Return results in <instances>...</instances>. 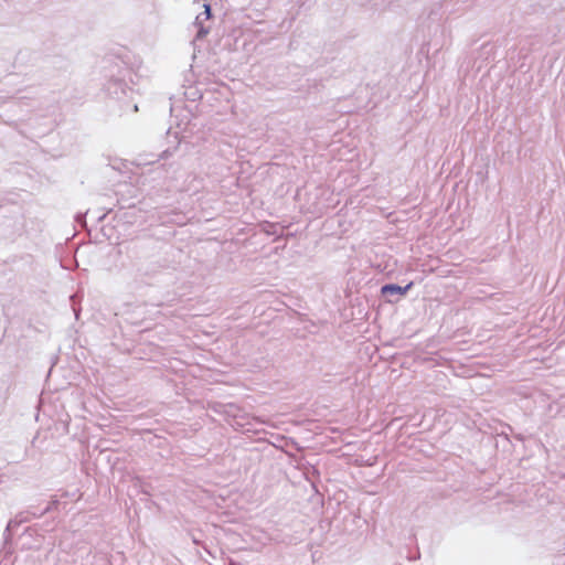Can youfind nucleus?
<instances>
[{"label": "nucleus", "mask_w": 565, "mask_h": 565, "mask_svg": "<svg viewBox=\"0 0 565 565\" xmlns=\"http://www.w3.org/2000/svg\"><path fill=\"white\" fill-rule=\"evenodd\" d=\"M412 287H413V281H411L409 284H407L404 287H401L396 284H386V285L382 286L381 294L384 297H393V296L399 297V296H404Z\"/></svg>", "instance_id": "4"}, {"label": "nucleus", "mask_w": 565, "mask_h": 565, "mask_svg": "<svg viewBox=\"0 0 565 565\" xmlns=\"http://www.w3.org/2000/svg\"><path fill=\"white\" fill-rule=\"evenodd\" d=\"M203 8L204 10L196 15L193 22V25L198 29L194 41L204 39L211 30V26L206 24V22L212 18L211 4L204 3Z\"/></svg>", "instance_id": "3"}, {"label": "nucleus", "mask_w": 565, "mask_h": 565, "mask_svg": "<svg viewBox=\"0 0 565 565\" xmlns=\"http://www.w3.org/2000/svg\"><path fill=\"white\" fill-rule=\"evenodd\" d=\"M57 503H58V501L53 500V501L47 502L46 505L41 510H35L33 507H31L30 510L17 514L13 520H10L8 522L4 534L9 533L12 527L20 525L21 523L29 522L31 520V518H40V516L44 515L45 513L55 509Z\"/></svg>", "instance_id": "2"}, {"label": "nucleus", "mask_w": 565, "mask_h": 565, "mask_svg": "<svg viewBox=\"0 0 565 565\" xmlns=\"http://www.w3.org/2000/svg\"><path fill=\"white\" fill-rule=\"evenodd\" d=\"M167 154H168V150L162 152V157H167Z\"/></svg>", "instance_id": "6"}, {"label": "nucleus", "mask_w": 565, "mask_h": 565, "mask_svg": "<svg viewBox=\"0 0 565 565\" xmlns=\"http://www.w3.org/2000/svg\"><path fill=\"white\" fill-rule=\"evenodd\" d=\"M131 72L128 68H122L118 75H113L105 84L107 94L119 102H122L121 108L132 113L138 111V105L134 102V89L128 86L125 78L130 76Z\"/></svg>", "instance_id": "1"}, {"label": "nucleus", "mask_w": 565, "mask_h": 565, "mask_svg": "<svg viewBox=\"0 0 565 565\" xmlns=\"http://www.w3.org/2000/svg\"><path fill=\"white\" fill-rule=\"evenodd\" d=\"M358 4L362 7H371L372 9H376L379 6L383 3V0H355Z\"/></svg>", "instance_id": "5"}]
</instances>
